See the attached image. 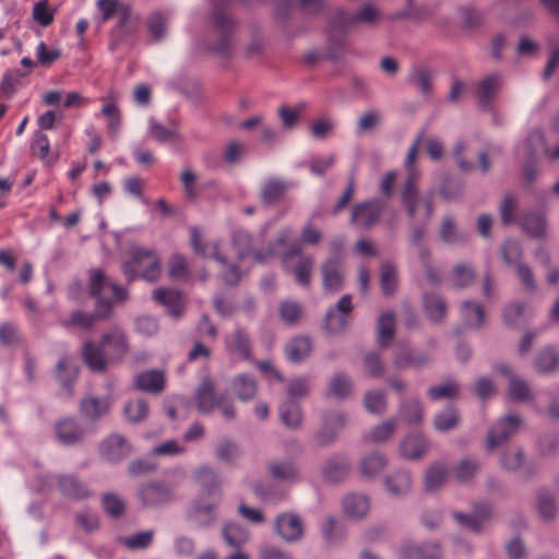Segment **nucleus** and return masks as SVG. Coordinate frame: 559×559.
<instances>
[{
    "label": "nucleus",
    "mask_w": 559,
    "mask_h": 559,
    "mask_svg": "<svg viewBox=\"0 0 559 559\" xmlns=\"http://www.w3.org/2000/svg\"><path fill=\"white\" fill-rule=\"evenodd\" d=\"M408 83L418 88L423 94L431 91V74L425 67L414 68L408 75Z\"/></svg>",
    "instance_id": "e2e57ef3"
},
{
    "label": "nucleus",
    "mask_w": 559,
    "mask_h": 559,
    "mask_svg": "<svg viewBox=\"0 0 559 559\" xmlns=\"http://www.w3.org/2000/svg\"><path fill=\"white\" fill-rule=\"evenodd\" d=\"M539 152H543L551 160L559 159V144L554 150L548 148L544 133L540 130H534L528 134L525 143L518 147V154L532 158Z\"/></svg>",
    "instance_id": "a211bd4d"
},
{
    "label": "nucleus",
    "mask_w": 559,
    "mask_h": 559,
    "mask_svg": "<svg viewBox=\"0 0 559 559\" xmlns=\"http://www.w3.org/2000/svg\"><path fill=\"white\" fill-rule=\"evenodd\" d=\"M536 510L544 521L552 520L557 514V506L554 497L546 491L538 492L536 497Z\"/></svg>",
    "instance_id": "052dcab7"
},
{
    "label": "nucleus",
    "mask_w": 559,
    "mask_h": 559,
    "mask_svg": "<svg viewBox=\"0 0 559 559\" xmlns=\"http://www.w3.org/2000/svg\"><path fill=\"white\" fill-rule=\"evenodd\" d=\"M402 204L409 218L429 221L433 214L432 194L420 195L418 190L414 192H401Z\"/></svg>",
    "instance_id": "9b49d317"
},
{
    "label": "nucleus",
    "mask_w": 559,
    "mask_h": 559,
    "mask_svg": "<svg viewBox=\"0 0 559 559\" xmlns=\"http://www.w3.org/2000/svg\"><path fill=\"white\" fill-rule=\"evenodd\" d=\"M148 413V404L142 397L129 400L123 406L124 418L130 424L144 421L147 418Z\"/></svg>",
    "instance_id": "ea45409f"
},
{
    "label": "nucleus",
    "mask_w": 559,
    "mask_h": 559,
    "mask_svg": "<svg viewBox=\"0 0 559 559\" xmlns=\"http://www.w3.org/2000/svg\"><path fill=\"white\" fill-rule=\"evenodd\" d=\"M429 442L420 433H411L406 436L400 444V454L405 460H419L428 450Z\"/></svg>",
    "instance_id": "bb28decb"
},
{
    "label": "nucleus",
    "mask_w": 559,
    "mask_h": 559,
    "mask_svg": "<svg viewBox=\"0 0 559 559\" xmlns=\"http://www.w3.org/2000/svg\"><path fill=\"white\" fill-rule=\"evenodd\" d=\"M105 290L111 292L115 301H123L128 297V293L123 287L110 282L100 271H93L90 277V292L92 296L96 297L95 313L74 311L70 320L64 322L63 325H73L88 330L94 326L97 319L108 318L111 312V302L104 299L103 294Z\"/></svg>",
    "instance_id": "7ed1b4c3"
},
{
    "label": "nucleus",
    "mask_w": 559,
    "mask_h": 559,
    "mask_svg": "<svg viewBox=\"0 0 559 559\" xmlns=\"http://www.w3.org/2000/svg\"><path fill=\"white\" fill-rule=\"evenodd\" d=\"M424 309L428 319L433 323L441 322L448 311V307L442 297L435 294H426L424 296Z\"/></svg>",
    "instance_id": "4c0bfd02"
},
{
    "label": "nucleus",
    "mask_w": 559,
    "mask_h": 559,
    "mask_svg": "<svg viewBox=\"0 0 559 559\" xmlns=\"http://www.w3.org/2000/svg\"><path fill=\"white\" fill-rule=\"evenodd\" d=\"M400 415L409 425H416L421 421L424 408L419 400H403L400 404Z\"/></svg>",
    "instance_id": "3c124183"
},
{
    "label": "nucleus",
    "mask_w": 559,
    "mask_h": 559,
    "mask_svg": "<svg viewBox=\"0 0 559 559\" xmlns=\"http://www.w3.org/2000/svg\"><path fill=\"white\" fill-rule=\"evenodd\" d=\"M231 389L240 401L248 402L257 395L258 384L251 376L241 373L233 379Z\"/></svg>",
    "instance_id": "c9c22d12"
},
{
    "label": "nucleus",
    "mask_w": 559,
    "mask_h": 559,
    "mask_svg": "<svg viewBox=\"0 0 559 559\" xmlns=\"http://www.w3.org/2000/svg\"><path fill=\"white\" fill-rule=\"evenodd\" d=\"M495 368L499 373L509 378L508 393L513 401L526 402L533 400L534 395L530 383L523 378L514 376L507 364H498Z\"/></svg>",
    "instance_id": "f3484780"
},
{
    "label": "nucleus",
    "mask_w": 559,
    "mask_h": 559,
    "mask_svg": "<svg viewBox=\"0 0 559 559\" xmlns=\"http://www.w3.org/2000/svg\"><path fill=\"white\" fill-rule=\"evenodd\" d=\"M353 310L352 295H344L335 307L326 311L323 329L328 334L337 335L343 333L349 324V313Z\"/></svg>",
    "instance_id": "1a4fd4ad"
},
{
    "label": "nucleus",
    "mask_w": 559,
    "mask_h": 559,
    "mask_svg": "<svg viewBox=\"0 0 559 559\" xmlns=\"http://www.w3.org/2000/svg\"><path fill=\"white\" fill-rule=\"evenodd\" d=\"M524 420L521 416L506 415L496 421L488 431L487 449L492 451L518 433Z\"/></svg>",
    "instance_id": "9d476101"
},
{
    "label": "nucleus",
    "mask_w": 559,
    "mask_h": 559,
    "mask_svg": "<svg viewBox=\"0 0 559 559\" xmlns=\"http://www.w3.org/2000/svg\"><path fill=\"white\" fill-rule=\"evenodd\" d=\"M349 469L348 460L343 456H334L330 459L322 471L323 477L329 481H338L343 479Z\"/></svg>",
    "instance_id": "79ce46f5"
},
{
    "label": "nucleus",
    "mask_w": 559,
    "mask_h": 559,
    "mask_svg": "<svg viewBox=\"0 0 559 559\" xmlns=\"http://www.w3.org/2000/svg\"><path fill=\"white\" fill-rule=\"evenodd\" d=\"M380 284L385 296L393 295L397 288V270L391 262L381 265Z\"/></svg>",
    "instance_id": "6e6d98bb"
},
{
    "label": "nucleus",
    "mask_w": 559,
    "mask_h": 559,
    "mask_svg": "<svg viewBox=\"0 0 559 559\" xmlns=\"http://www.w3.org/2000/svg\"><path fill=\"white\" fill-rule=\"evenodd\" d=\"M154 534L153 530L142 531L130 536L120 537L119 542L129 550H142L151 546Z\"/></svg>",
    "instance_id": "864d4df0"
},
{
    "label": "nucleus",
    "mask_w": 559,
    "mask_h": 559,
    "mask_svg": "<svg viewBox=\"0 0 559 559\" xmlns=\"http://www.w3.org/2000/svg\"><path fill=\"white\" fill-rule=\"evenodd\" d=\"M460 416L454 407H448L435 415L433 427L440 432L449 431L457 426Z\"/></svg>",
    "instance_id": "5fc2aeb1"
},
{
    "label": "nucleus",
    "mask_w": 559,
    "mask_h": 559,
    "mask_svg": "<svg viewBox=\"0 0 559 559\" xmlns=\"http://www.w3.org/2000/svg\"><path fill=\"white\" fill-rule=\"evenodd\" d=\"M280 418L287 428L298 429L302 421L300 407L293 401L284 402L280 406Z\"/></svg>",
    "instance_id": "de8ad7c7"
},
{
    "label": "nucleus",
    "mask_w": 559,
    "mask_h": 559,
    "mask_svg": "<svg viewBox=\"0 0 559 559\" xmlns=\"http://www.w3.org/2000/svg\"><path fill=\"white\" fill-rule=\"evenodd\" d=\"M492 509L489 504H483L476 514H465L462 512H454L453 516L455 521L472 532H479L486 521H488L491 516Z\"/></svg>",
    "instance_id": "2f4dec72"
},
{
    "label": "nucleus",
    "mask_w": 559,
    "mask_h": 559,
    "mask_svg": "<svg viewBox=\"0 0 559 559\" xmlns=\"http://www.w3.org/2000/svg\"><path fill=\"white\" fill-rule=\"evenodd\" d=\"M440 238L442 241L454 245L465 240L463 234H461L452 217H445L440 227Z\"/></svg>",
    "instance_id": "774afa93"
},
{
    "label": "nucleus",
    "mask_w": 559,
    "mask_h": 559,
    "mask_svg": "<svg viewBox=\"0 0 559 559\" xmlns=\"http://www.w3.org/2000/svg\"><path fill=\"white\" fill-rule=\"evenodd\" d=\"M214 10L211 14L201 48L221 58L229 59L236 49V21L222 8L230 0H211Z\"/></svg>",
    "instance_id": "f03ea898"
},
{
    "label": "nucleus",
    "mask_w": 559,
    "mask_h": 559,
    "mask_svg": "<svg viewBox=\"0 0 559 559\" xmlns=\"http://www.w3.org/2000/svg\"><path fill=\"white\" fill-rule=\"evenodd\" d=\"M133 385L140 391L158 394L165 389V374L157 369L140 372L134 377Z\"/></svg>",
    "instance_id": "a878e982"
},
{
    "label": "nucleus",
    "mask_w": 559,
    "mask_h": 559,
    "mask_svg": "<svg viewBox=\"0 0 559 559\" xmlns=\"http://www.w3.org/2000/svg\"><path fill=\"white\" fill-rule=\"evenodd\" d=\"M191 241L195 253L205 259H213L219 266V275L222 281L229 286L237 285L242 275V263L247 258L252 257L258 263H263L269 257L275 254L273 247L267 248L265 252L252 250V237L245 229H238L233 235V250L237 257L238 262L231 260L230 257L225 254L218 243H203L199 231L193 228L191 231Z\"/></svg>",
    "instance_id": "f257e3e1"
},
{
    "label": "nucleus",
    "mask_w": 559,
    "mask_h": 559,
    "mask_svg": "<svg viewBox=\"0 0 559 559\" xmlns=\"http://www.w3.org/2000/svg\"><path fill=\"white\" fill-rule=\"evenodd\" d=\"M197 477L201 481H205L206 479L212 480L213 484L203 485L201 495L189 508L188 516L199 526L209 527L217 519L215 509L217 508L222 496L219 480L217 474L210 466L199 468Z\"/></svg>",
    "instance_id": "39448f33"
},
{
    "label": "nucleus",
    "mask_w": 559,
    "mask_h": 559,
    "mask_svg": "<svg viewBox=\"0 0 559 559\" xmlns=\"http://www.w3.org/2000/svg\"><path fill=\"white\" fill-rule=\"evenodd\" d=\"M130 442L119 433L109 435L98 445L99 455L110 463H118L131 453Z\"/></svg>",
    "instance_id": "4468645a"
},
{
    "label": "nucleus",
    "mask_w": 559,
    "mask_h": 559,
    "mask_svg": "<svg viewBox=\"0 0 559 559\" xmlns=\"http://www.w3.org/2000/svg\"><path fill=\"white\" fill-rule=\"evenodd\" d=\"M394 335V316L383 313L378 320V343L380 346H386Z\"/></svg>",
    "instance_id": "0e129e2a"
},
{
    "label": "nucleus",
    "mask_w": 559,
    "mask_h": 559,
    "mask_svg": "<svg viewBox=\"0 0 559 559\" xmlns=\"http://www.w3.org/2000/svg\"><path fill=\"white\" fill-rule=\"evenodd\" d=\"M386 464L388 460L382 453L372 452L361 459L359 468L364 476L373 477L381 473Z\"/></svg>",
    "instance_id": "c03bdc74"
},
{
    "label": "nucleus",
    "mask_w": 559,
    "mask_h": 559,
    "mask_svg": "<svg viewBox=\"0 0 559 559\" xmlns=\"http://www.w3.org/2000/svg\"><path fill=\"white\" fill-rule=\"evenodd\" d=\"M57 487L69 499L82 500L92 496L87 485L73 474L59 475L57 477Z\"/></svg>",
    "instance_id": "5701e85b"
},
{
    "label": "nucleus",
    "mask_w": 559,
    "mask_h": 559,
    "mask_svg": "<svg viewBox=\"0 0 559 559\" xmlns=\"http://www.w3.org/2000/svg\"><path fill=\"white\" fill-rule=\"evenodd\" d=\"M476 273L471 264L459 263L454 266L450 276V283L455 288H465L475 281Z\"/></svg>",
    "instance_id": "09e8293b"
},
{
    "label": "nucleus",
    "mask_w": 559,
    "mask_h": 559,
    "mask_svg": "<svg viewBox=\"0 0 559 559\" xmlns=\"http://www.w3.org/2000/svg\"><path fill=\"white\" fill-rule=\"evenodd\" d=\"M223 538L230 547L239 549L248 543L249 532L236 523H227L223 527Z\"/></svg>",
    "instance_id": "49530a36"
},
{
    "label": "nucleus",
    "mask_w": 559,
    "mask_h": 559,
    "mask_svg": "<svg viewBox=\"0 0 559 559\" xmlns=\"http://www.w3.org/2000/svg\"><path fill=\"white\" fill-rule=\"evenodd\" d=\"M353 383L346 374L336 373L330 380L329 395L336 399H346L350 395Z\"/></svg>",
    "instance_id": "bf43d9fd"
},
{
    "label": "nucleus",
    "mask_w": 559,
    "mask_h": 559,
    "mask_svg": "<svg viewBox=\"0 0 559 559\" xmlns=\"http://www.w3.org/2000/svg\"><path fill=\"white\" fill-rule=\"evenodd\" d=\"M150 41H162L167 36V17L159 11L152 12L146 19Z\"/></svg>",
    "instance_id": "a19ab883"
},
{
    "label": "nucleus",
    "mask_w": 559,
    "mask_h": 559,
    "mask_svg": "<svg viewBox=\"0 0 559 559\" xmlns=\"http://www.w3.org/2000/svg\"><path fill=\"white\" fill-rule=\"evenodd\" d=\"M294 186L295 185L292 181H287L277 177H269L261 185V201L266 205L275 204Z\"/></svg>",
    "instance_id": "393cba45"
},
{
    "label": "nucleus",
    "mask_w": 559,
    "mask_h": 559,
    "mask_svg": "<svg viewBox=\"0 0 559 559\" xmlns=\"http://www.w3.org/2000/svg\"><path fill=\"white\" fill-rule=\"evenodd\" d=\"M274 531L285 542L295 543L302 538L305 525L298 514L285 512L275 518Z\"/></svg>",
    "instance_id": "ddd939ff"
},
{
    "label": "nucleus",
    "mask_w": 559,
    "mask_h": 559,
    "mask_svg": "<svg viewBox=\"0 0 559 559\" xmlns=\"http://www.w3.org/2000/svg\"><path fill=\"white\" fill-rule=\"evenodd\" d=\"M215 457L226 464H236L242 456V449L233 439L224 438L215 444Z\"/></svg>",
    "instance_id": "473e14b6"
},
{
    "label": "nucleus",
    "mask_w": 559,
    "mask_h": 559,
    "mask_svg": "<svg viewBox=\"0 0 559 559\" xmlns=\"http://www.w3.org/2000/svg\"><path fill=\"white\" fill-rule=\"evenodd\" d=\"M312 350V344L309 337L307 336H297L292 338L286 347L285 354L289 361L292 362H301L306 359Z\"/></svg>",
    "instance_id": "f704fd0d"
},
{
    "label": "nucleus",
    "mask_w": 559,
    "mask_h": 559,
    "mask_svg": "<svg viewBox=\"0 0 559 559\" xmlns=\"http://www.w3.org/2000/svg\"><path fill=\"white\" fill-rule=\"evenodd\" d=\"M448 468L444 464L436 463L430 465L424 475V487L427 492H436L444 484Z\"/></svg>",
    "instance_id": "58836bf2"
},
{
    "label": "nucleus",
    "mask_w": 559,
    "mask_h": 559,
    "mask_svg": "<svg viewBox=\"0 0 559 559\" xmlns=\"http://www.w3.org/2000/svg\"><path fill=\"white\" fill-rule=\"evenodd\" d=\"M521 225L533 237H543L546 233V221L540 213L531 212L525 214Z\"/></svg>",
    "instance_id": "13d9d810"
},
{
    "label": "nucleus",
    "mask_w": 559,
    "mask_h": 559,
    "mask_svg": "<svg viewBox=\"0 0 559 559\" xmlns=\"http://www.w3.org/2000/svg\"><path fill=\"white\" fill-rule=\"evenodd\" d=\"M302 314L301 306L293 300L283 301L280 305L281 319L288 325L296 324Z\"/></svg>",
    "instance_id": "338daca9"
},
{
    "label": "nucleus",
    "mask_w": 559,
    "mask_h": 559,
    "mask_svg": "<svg viewBox=\"0 0 559 559\" xmlns=\"http://www.w3.org/2000/svg\"><path fill=\"white\" fill-rule=\"evenodd\" d=\"M461 319L468 329L478 330L484 325L485 311L481 305L469 300L461 305Z\"/></svg>",
    "instance_id": "72a5a7b5"
},
{
    "label": "nucleus",
    "mask_w": 559,
    "mask_h": 559,
    "mask_svg": "<svg viewBox=\"0 0 559 559\" xmlns=\"http://www.w3.org/2000/svg\"><path fill=\"white\" fill-rule=\"evenodd\" d=\"M110 409L108 399L86 397L80 403V414L91 423H96L105 416Z\"/></svg>",
    "instance_id": "c756f323"
},
{
    "label": "nucleus",
    "mask_w": 559,
    "mask_h": 559,
    "mask_svg": "<svg viewBox=\"0 0 559 559\" xmlns=\"http://www.w3.org/2000/svg\"><path fill=\"white\" fill-rule=\"evenodd\" d=\"M55 435L60 443L70 447L80 443L85 431L74 418H63L55 424Z\"/></svg>",
    "instance_id": "b1692460"
},
{
    "label": "nucleus",
    "mask_w": 559,
    "mask_h": 559,
    "mask_svg": "<svg viewBox=\"0 0 559 559\" xmlns=\"http://www.w3.org/2000/svg\"><path fill=\"white\" fill-rule=\"evenodd\" d=\"M130 255L131 259L126 261L122 265L123 273L129 282L134 281L136 277L148 282L158 280L162 269L155 251L141 247H132L130 249Z\"/></svg>",
    "instance_id": "423d86ee"
},
{
    "label": "nucleus",
    "mask_w": 559,
    "mask_h": 559,
    "mask_svg": "<svg viewBox=\"0 0 559 559\" xmlns=\"http://www.w3.org/2000/svg\"><path fill=\"white\" fill-rule=\"evenodd\" d=\"M534 366L540 373L548 374L559 369V353L555 348H545L537 355Z\"/></svg>",
    "instance_id": "37998d69"
},
{
    "label": "nucleus",
    "mask_w": 559,
    "mask_h": 559,
    "mask_svg": "<svg viewBox=\"0 0 559 559\" xmlns=\"http://www.w3.org/2000/svg\"><path fill=\"white\" fill-rule=\"evenodd\" d=\"M153 299L166 308L168 316L179 319L186 307V301L180 292L168 288H157L153 292Z\"/></svg>",
    "instance_id": "6ab92c4d"
},
{
    "label": "nucleus",
    "mask_w": 559,
    "mask_h": 559,
    "mask_svg": "<svg viewBox=\"0 0 559 559\" xmlns=\"http://www.w3.org/2000/svg\"><path fill=\"white\" fill-rule=\"evenodd\" d=\"M128 353V340L124 332L115 328L103 335L97 345L86 342L83 346L82 356L84 362L96 372H103L107 362L118 361Z\"/></svg>",
    "instance_id": "20e7f679"
},
{
    "label": "nucleus",
    "mask_w": 559,
    "mask_h": 559,
    "mask_svg": "<svg viewBox=\"0 0 559 559\" xmlns=\"http://www.w3.org/2000/svg\"><path fill=\"white\" fill-rule=\"evenodd\" d=\"M138 497L144 507H162L174 499V489L166 483L151 481L140 487Z\"/></svg>",
    "instance_id": "f8f14e48"
},
{
    "label": "nucleus",
    "mask_w": 559,
    "mask_h": 559,
    "mask_svg": "<svg viewBox=\"0 0 559 559\" xmlns=\"http://www.w3.org/2000/svg\"><path fill=\"white\" fill-rule=\"evenodd\" d=\"M193 402L201 414L213 413L218 405L219 396L216 395L215 388L211 379L205 378L193 393Z\"/></svg>",
    "instance_id": "aec40b11"
},
{
    "label": "nucleus",
    "mask_w": 559,
    "mask_h": 559,
    "mask_svg": "<svg viewBox=\"0 0 559 559\" xmlns=\"http://www.w3.org/2000/svg\"><path fill=\"white\" fill-rule=\"evenodd\" d=\"M227 348L238 354L239 356L249 359L250 358V341L248 335L241 329H236L229 336L226 337Z\"/></svg>",
    "instance_id": "a18cd8bd"
},
{
    "label": "nucleus",
    "mask_w": 559,
    "mask_h": 559,
    "mask_svg": "<svg viewBox=\"0 0 559 559\" xmlns=\"http://www.w3.org/2000/svg\"><path fill=\"white\" fill-rule=\"evenodd\" d=\"M459 384L454 381H448L439 385L431 386L428 390V396L431 401L443 399H454L459 393Z\"/></svg>",
    "instance_id": "69168bd1"
},
{
    "label": "nucleus",
    "mask_w": 559,
    "mask_h": 559,
    "mask_svg": "<svg viewBox=\"0 0 559 559\" xmlns=\"http://www.w3.org/2000/svg\"><path fill=\"white\" fill-rule=\"evenodd\" d=\"M323 288L329 293L341 290L344 281L342 261L337 258H330L321 265Z\"/></svg>",
    "instance_id": "412c9836"
},
{
    "label": "nucleus",
    "mask_w": 559,
    "mask_h": 559,
    "mask_svg": "<svg viewBox=\"0 0 559 559\" xmlns=\"http://www.w3.org/2000/svg\"><path fill=\"white\" fill-rule=\"evenodd\" d=\"M500 252L507 265L516 267L519 263H522L523 249L516 240H506L501 246Z\"/></svg>",
    "instance_id": "680f3d73"
},
{
    "label": "nucleus",
    "mask_w": 559,
    "mask_h": 559,
    "mask_svg": "<svg viewBox=\"0 0 559 559\" xmlns=\"http://www.w3.org/2000/svg\"><path fill=\"white\" fill-rule=\"evenodd\" d=\"M383 209L384 203L378 199L359 203L352 210L350 223L359 228H369L378 222Z\"/></svg>",
    "instance_id": "2eb2a0df"
},
{
    "label": "nucleus",
    "mask_w": 559,
    "mask_h": 559,
    "mask_svg": "<svg viewBox=\"0 0 559 559\" xmlns=\"http://www.w3.org/2000/svg\"><path fill=\"white\" fill-rule=\"evenodd\" d=\"M379 15L378 9L371 4H365L355 14L336 9L330 14L331 37L345 34L352 26L358 23L372 24L379 19Z\"/></svg>",
    "instance_id": "6e6552de"
},
{
    "label": "nucleus",
    "mask_w": 559,
    "mask_h": 559,
    "mask_svg": "<svg viewBox=\"0 0 559 559\" xmlns=\"http://www.w3.org/2000/svg\"><path fill=\"white\" fill-rule=\"evenodd\" d=\"M281 261L284 271L293 275L296 284L309 286L314 266L311 254H306L299 245H293L282 254Z\"/></svg>",
    "instance_id": "0eeeda50"
},
{
    "label": "nucleus",
    "mask_w": 559,
    "mask_h": 559,
    "mask_svg": "<svg viewBox=\"0 0 559 559\" xmlns=\"http://www.w3.org/2000/svg\"><path fill=\"white\" fill-rule=\"evenodd\" d=\"M118 24L111 32V49H115L123 39L138 31L140 16L134 14L127 4L118 15Z\"/></svg>",
    "instance_id": "dca6fc26"
},
{
    "label": "nucleus",
    "mask_w": 559,
    "mask_h": 559,
    "mask_svg": "<svg viewBox=\"0 0 559 559\" xmlns=\"http://www.w3.org/2000/svg\"><path fill=\"white\" fill-rule=\"evenodd\" d=\"M429 361V357L424 354H414L408 349L403 350L394 358V366L397 369H406L409 367L421 368Z\"/></svg>",
    "instance_id": "4d7b16f0"
},
{
    "label": "nucleus",
    "mask_w": 559,
    "mask_h": 559,
    "mask_svg": "<svg viewBox=\"0 0 559 559\" xmlns=\"http://www.w3.org/2000/svg\"><path fill=\"white\" fill-rule=\"evenodd\" d=\"M402 556L404 559H442L440 546L437 543L406 546Z\"/></svg>",
    "instance_id": "e433bc0d"
},
{
    "label": "nucleus",
    "mask_w": 559,
    "mask_h": 559,
    "mask_svg": "<svg viewBox=\"0 0 559 559\" xmlns=\"http://www.w3.org/2000/svg\"><path fill=\"white\" fill-rule=\"evenodd\" d=\"M383 485L388 495L402 498L411 492L413 478L408 471L396 469L383 478Z\"/></svg>",
    "instance_id": "4be33fe9"
},
{
    "label": "nucleus",
    "mask_w": 559,
    "mask_h": 559,
    "mask_svg": "<svg viewBox=\"0 0 559 559\" xmlns=\"http://www.w3.org/2000/svg\"><path fill=\"white\" fill-rule=\"evenodd\" d=\"M343 509L347 518L359 520L370 510L369 498L364 493H349L343 500Z\"/></svg>",
    "instance_id": "7c9ffc66"
},
{
    "label": "nucleus",
    "mask_w": 559,
    "mask_h": 559,
    "mask_svg": "<svg viewBox=\"0 0 559 559\" xmlns=\"http://www.w3.org/2000/svg\"><path fill=\"white\" fill-rule=\"evenodd\" d=\"M364 406L366 411L373 415H383L386 412V394L382 390H371L364 396Z\"/></svg>",
    "instance_id": "8fccbe9b"
},
{
    "label": "nucleus",
    "mask_w": 559,
    "mask_h": 559,
    "mask_svg": "<svg viewBox=\"0 0 559 559\" xmlns=\"http://www.w3.org/2000/svg\"><path fill=\"white\" fill-rule=\"evenodd\" d=\"M502 86V76L493 73L483 78L477 84L476 96L483 107H488Z\"/></svg>",
    "instance_id": "cd10ccee"
},
{
    "label": "nucleus",
    "mask_w": 559,
    "mask_h": 559,
    "mask_svg": "<svg viewBox=\"0 0 559 559\" xmlns=\"http://www.w3.org/2000/svg\"><path fill=\"white\" fill-rule=\"evenodd\" d=\"M267 471L276 479L285 481H297L299 479L298 471L292 462H271Z\"/></svg>",
    "instance_id": "603ef678"
},
{
    "label": "nucleus",
    "mask_w": 559,
    "mask_h": 559,
    "mask_svg": "<svg viewBox=\"0 0 559 559\" xmlns=\"http://www.w3.org/2000/svg\"><path fill=\"white\" fill-rule=\"evenodd\" d=\"M346 418L344 414L340 412H332L325 416L324 426L317 436L318 443L320 445H326L331 443L338 431L345 426Z\"/></svg>",
    "instance_id": "c85d7f7f"
}]
</instances>
